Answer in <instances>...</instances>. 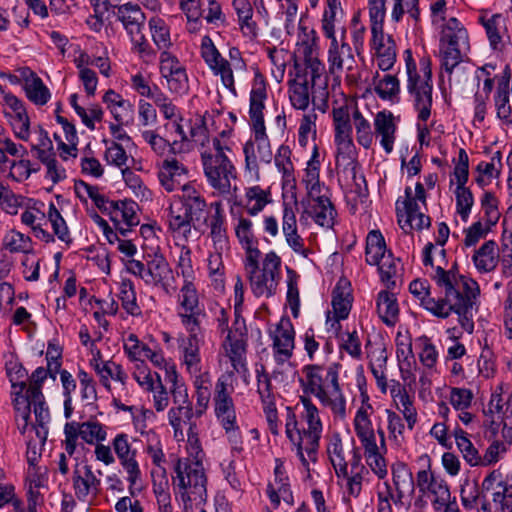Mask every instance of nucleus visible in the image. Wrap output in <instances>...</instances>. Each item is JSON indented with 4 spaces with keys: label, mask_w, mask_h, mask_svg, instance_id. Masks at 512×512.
I'll use <instances>...</instances> for the list:
<instances>
[{
    "label": "nucleus",
    "mask_w": 512,
    "mask_h": 512,
    "mask_svg": "<svg viewBox=\"0 0 512 512\" xmlns=\"http://www.w3.org/2000/svg\"><path fill=\"white\" fill-rule=\"evenodd\" d=\"M431 278L441 294L438 299L430 296L426 281H412L409 285L410 292L419 299L421 306L436 317L447 318L452 313L457 314L461 327L472 333L473 306L480 293L477 282L460 274L456 262L449 269L436 265Z\"/></svg>",
    "instance_id": "obj_1"
},
{
    "label": "nucleus",
    "mask_w": 512,
    "mask_h": 512,
    "mask_svg": "<svg viewBox=\"0 0 512 512\" xmlns=\"http://www.w3.org/2000/svg\"><path fill=\"white\" fill-rule=\"evenodd\" d=\"M300 401L303 406L301 419L307 427L299 428L295 413L290 407H287L285 433L291 444V450L295 452L303 468L309 472L310 464H315L318 461L323 426L319 410L311 399L301 396Z\"/></svg>",
    "instance_id": "obj_2"
},
{
    "label": "nucleus",
    "mask_w": 512,
    "mask_h": 512,
    "mask_svg": "<svg viewBox=\"0 0 512 512\" xmlns=\"http://www.w3.org/2000/svg\"><path fill=\"white\" fill-rule=\"evenodd\" d=\"M203 193L192 183H184L167 209V230L176 241L187 243L195 223L208 219L211 212Z\"/></svg>",
    "instance_id": "obj_3"
},
{
    "label": "nucleus",
    "mask_w": 512,
    "mask_h": 512,
    "mask_svg": "<svg viewBox=\"0 0 512 512\" xmlns=\"http://www.w3.org/2000/svg\"><path fill=\"white\" fill-rule=\"evenodd\" d=\"M337 363L324 367L316 364L302 368L303 378L299 380L305 394L314 395L322 405L329 407L340 418L346 416V400L339 384Z\"/></svg>",
    "instance_id": "obj_4"
},
{
    "label": "nucleus",
    "mask_w": 512,
    "mask_h": 512,
    "mask_svg": "<svg viewBox=\"0 0 512 512\" xmlns=\"http://www.w3.org/2000/svg\"><path fill=\"white\" fill-rule=\"evenodd\" d=\"M260 258H244V271L253 295L268 299L277 293L282 278V260L274 251L266 253L261 262Z\"/></svg>",
    "instance_id": "obj_5"
},
{
    "label": "nucleus",
    "mask_w": 512,
    "mask_h": 512,
    "mask_svg": "<svg viewBox=\"0 0 512 512\" xmlns=\"http://www.w3.org/2000/svg\"><path fill=\"white\" fill-rule=\"evenodd\" d=\"M228 153H231L230 147L218 138H213L212 147L201 153L207 182L222 194L230 192L231 180L236 178V169Z\"/></svg>",
    "instance_id": "obj_6"
},
{
    "label": "nucleus",
    "mask_w": 512,
    "mask_h": 512,
    "mask_svg": "<svg viewBox=\"0 0 512 512\" xmlns=\"http://www.w3.org/2000/svg\"><path fill=\"white\" fill-rule=\"evenodd\" d=\"M404 57L408 75V92L413 96L414 107L418 112V120L426 122L431 115L433 90L429 62L421 61L424 68V76L422 77L417 73L416 63L410 49L404 51Z\"/></svg>",
    "instance_id": "obj_7"
},
{
    "label": "nucleus",
    "mask_w": 512,
    "mask_h": 512,
    "mask_svg": "<svg viewBox=\"0 0 512 512\" xmlns=\"http://www.w3.org/2000/svg\"><path fill=\"white\" fill-rule=\"evenodd\" d=\"M146 264L135 259L125 262L126 270L144 281L146 285L162 288L169 293V281L173 279L172 269L166 258L159 253L148 255Z\"/></svg>",
    "instance_id": "obj_8"
},
{
    "label": "nucleus",
    "mask_w": 512,
    "mask_h": 512,
    "mask_svg": "<svg viewBox=\"0 0 512 512\" xmlns=\"http://www.w3.org/2000/svg\"><path fill=\"white\" fill-rule=\"evenodd\" d=\"M356 103L345 101L343 104L333 106L332 120L334 128V142L337 147V165L345 158L355 156L356 147L352 137L353 113Z\"/></svg>",
    "instance_id": "obj_9"
},
{
    "label": "nucleus",
    "mask_w": 512,
    "mask_h": 512,
    "mask_svg": "<svg viewBox=\"0 0 512 512\" xmlns=\"http://www.w3.org/2000/svg\"><path fill=\"white\" fill-rule=\"evenodd\" d=\"M178 486L184 490L182 497L190 501L204 500L206 496V476L203 464L199 460L184 458L178 459L175 465Z\"/></svg>",
    "instance_id": "obj_10"
},
{
    "label": "nucleus",
    "mask_w": 512,
    "mask_h": 512,
    "mask_svg": "<svg viewBox=\"0 0 512 512\" xmlns=\"http://www.w3.org/2000/svg\"><path fill=\"white\" fill-rule=\"evenodd\" d=\"M484 425L496 434L503 424L502 436L512 444V395L504 399L500 392H493L487 407L484 409Z\"/></svg>",
    "instance_id": "obj_11"
},
{
    "label": "nucleus",
    "mask_w": 512,
    "mask_h": 512,
    "mask_svg": "<svg viewBox=\"0 0 512 512\" xmlns=\"http://www.w3.org/2000/svg\"><path fill=\"white\" fill-rule=\"evenodd\" d=\"M178 316L187 332L200 331L202 320L206 317L197 290L194 284L188 280H185L179 292Z\"/></svg>",
    "instance_id": "obj_12"
},
{
    "label": "nucleus",
    "mask_w": 512,
    "mask_h": 512,
    "mask_svg": "<svg viewBox=\"0 0 512 512\" xmlns=\"http://www.w3.org/2000/svg\"><path fill=\"white\" fill-rule=\"evenodd\" d=\"M294 78L292 80L311 86V102L321 112L328 108V78L325 74V66L318 73H314L309 64H302L298 60L294 63Z\"/></svg>",
    "instance_id": "obj_13"
},
{
    "label": "nucleus",
    "mask_w": 512,
    "mask_h": 512,
    "mask_svg": "<svg viewBox=\"0 0 512 512\" xmlns=\"http://www.w3.org/2000/svg\"><path fill=\"white\" fill-rule=\"evenodd\" d=\"M201 57L214 75L220 76L222 84L232 93L236 94L235 81L231 64L226 60L209 36L201 40Z\"/></svg>",
    "instance_id": "obj_14"
},
{
    "label": "nucleus",
    "mask_w": 512,
    "mask_h": 512,
    "mask_svg": "<svg viewBox=\"0 0 512 512\" xmlns=\"http://www.w3.org/2000/svg\"><path fill=\"white\" fill-rule=\"evenodd\" d=\"M233 377V372H226L221 375L215 385L214 390V412L220 422L229 423V421L236 420V412L231 393L233 392V386L230 381Z\"/></svg>",
    "instance_id": "obj_15"
},
{
    "label": "nucleus",
    "mask_w": 512,
    "mask_h": 512,
    "mask_svg": "<svg viewBox=\"0 0 512 512\" xmlns=\"http://www.w3.org/2000/svg\"><path fill=\"white\" fill-rule=\"evenodd\" d=\"M254 140L248 141L244 145L245 165L249 172L258 174L259 162L268 164L271 162L273 154L270 141L266 134V129H252Z\"/></svg>",
    "instance_id": "obj_16"
},
{
    "label": "nucleus",
    "mask_w": 512,
    "mask_h": 512,
    "mask_svg": "<svg viewBox=\"0 0 512 512\" xmlns=\"http://www.w3.org/2000/svg\"><path fill=\"white\" fill-rule=\"evenodd\" d=\"M3 114L11 125L15 136L23 141H28L30 136V118L24 102L10 93L1 103Z\"/></svg>",
    "instance_id": "obj_17"
},
{
    "label": "nucleus",
    "mask_w": 512,
    "mask_h": 512,
    "mask_svg": "<svg viewBox=\"0 0 512 512\" xmlns=\"http://www.w3.org/2000/svg\"><path fill=\"white\" fill-rule=\"evenodd\" d=\"M210 209L213 210V212L205 223L209 229L208 238L211 240L212 250L229 252L230 240L223 205L221 202L215 201L210 203Z\"/></svg>",
    "instance_id": "obj_18"
},
{
    "label": "nucleus",
    "mask_w": 512,
    "mask_h": 512,
    "mask_svg": "<svg viewBox=\"0 0 512 512\" xmlns=\"http://www.w3.org/2000/svg\"><path fill=\"white\" fill-rule=\"evenodd\" d=\"M196 412L193 411V406L185 405L183 407H172L168 411L169 424L174 431V438L177 441H183L185 435L188 442L194 443L198 441L197 438V425L194 421Z\"/></svg>",
    "instance_id": "obj_19"
},
{
    "label": "nucleus",
    "mask_w": 512,
    "mask_h": 512,
    "mask_svg": "<svg viewBox=\"0 0 512 512\" xmlns=\"http://www.w3.org/2000/svg\"><path fill=\"white\" fill-rule=\"evenodd\" d=\"M72 483L76 498L82 502L95 498L101 486V480L94 474L91 466L82 463L75 464Z\"/></svg>",
    "instance_id": "obj_20"
},
{
    "label": "nucleus",
    "mask_w": 512,
    "mask_h": 512,
    "mask_svg": "<svg viewBox=\"0 0 512 512\" xmlns=\"http://www.w3.org/2000/svg\"><path fill=\"white\" fill-rule=\"evenodd\" d=\"M112 446L120 464L127 473V481L130 487L136 485L141 478V471L136 460L137 451L132 449L128 435L124 433L117 434L112 441Z\"/></svg>",
    "instance_id": "obj_21"
},
{
    "label": "nucleus",
    "mask_w": 512,
    "mask_h": 512,
    "mask_svg": "<svg viewBox=\"0 0 512 512\" xmlns=\"http://www.w3.org/2000/svg\"><path fill=\"white\" fill-rule=\"evenodd\" d=\"M223 348L233 367V370L230 372L245 375L248 372L246 364L247 339L245 333L238 328L229 330L223 342Z\"/></svg>",
    "instance_id": "obj_22"
},
{
    "label": "nucleus",
    "mask_w": 512,
    "mask_h": 512,
    "mask_svg": "<svg viewBox=\"0 0 512 512\" xmlns=\"http://www.w3.org/2000/svg\"><path fill=\"white\" fill-rule=\"evenodd\" d=\"M282 232L288 246L297 254L307 258L310 250L305 247L304 239L299 235L294 207L287 202L283 203Z\"/></svg>",
    "instance_id": "obj_23"
},
{
    "label": "nucleus",
    "mask_w": 512,
    "mask_h": 512,
    "mask_svg": "<svg viewBox=\"0 0 512 512\" xmlns=\"http://www.w3.org/2000/svg\"><path fill=\"white\" fill-rule=\"evenodd\" d=\"M397 122L392 112L379 111L374 116L373 133L380 139V145L387 154L394 149L396 140Z\"/></svg>",
    "instance_id": "obj_24"
},
{
    "label": "nucleus",
    "mask_w": 512,
    "mask_h": 512,
    "mask_svg": "<svg viewBox=\"0 0 512 512\" xmlns=\"http://www.w3.org/2000/svg\"><path fill=\"white\" fill-rule=\"evenodd\" d=\"M295 331L289 320L281 321L273 334L274 359L282 364L293 355Z\"/></svg>",
    "instance_id": "obj_25"
},
{
    "label": "nucleus",
    "mask_w": 512,
    "mask_h": 512,
    "mask_svg": "<svg viewBox=\"0 0 512 512\" xmlns=\"http://www.w3.org/2000/svg\"><path fill=\"white\" fill-rule=\"evenodd\" d=\"M267 98L265 79L260 73H256L253 79L252 90L250 92L249 115L252 129H266L264 123L263 110L264 101Z\"/></svg>",
    "instance_id": "obj_26"
},
{
    "label": "nucleus",
    "mask_w": 512,
    "mask_h": 512,
    "mask_svg": "<svg viewBox=\"0 0 512 512\" xmlns=\"http://www.w3.org/2000/svg\"><path fill=\"white\" fill-rule=\"evenodd\" d=\"M187 168L177 159H166L158 171V179L161 186L167 192H173L178 188L182 189V182L187 177Z\"/></svg>",
    "instance_id": "obj_27"
},
{
    "label": "nucleus",
    "mask_w": 512,
    "mask_h": 512,
    "mask_svg": "<svg viewBox=\"0 0 512 512\" xmlns=\"http://www.w3.org/2000/svg\"><path fill=\"white\" fill-rule=\"evenodd\" d=\"M372 48L375 50L377 65L382 71L390 70L396 62V43L390 35L383 31L372 34Z\"/></svg>",
    "instance_id": "obj_28"
},
{
    "label": "nucleus",
    "mask_w": 512,
    "mask_h": 512,
    "mask_svg": "<svg viewBox=\"0 0 512 512\" xmlns=\"http://www.w3.org/2000/svg\"><path fill=\"white\" fill-rule=\"evenodd\" d=\"M113 15L121 22L128 35L141 32L145 24V15L137 4L126 3L116 7Z\"/></svg>",
    "instance_id": "obj_29"
},
{
    "label": "nucleus",
    "mask_w": 512,
    "mask_h": 512,
    "mask_svg": "<svg viewBox=\"0 0 512 512\" xmlns=\"http://www.w3.org/2000/svg\"><path fill=\"white\" fill-rule=\"evenodd\" d=\"M352 49L346 41L333 39L328 50L329 70L332 74L342 72L344 68L352 70L354 64Z\"/></svg>",
    "instance_id": "obj_30"
},
{
    "label": "nucleus",
    "mask_w": 512,
    "mask_h": 512,
    "mask_svg": "<svg viewBox=\"0 0 512 512\" xmlns=\"http://www.w3.org/2000/svg\"><path fill=\"white\" fill-rule=\"evenodd\" d=\"M11 396L15 409V419L17 422L18 430L21 434H25L29 427V419L31 412V398L30 390L26 388L12 389Z\"/></svg>",
    "instance_id": "obj_31"
},
{
    "label": "nucleus",
    "mask_w": 512,
    "mask_h": 512,
    "mask_svg": "<svg viewBox=\"0 0 512 512\" xmlns=\"http://www.w3.org/2000/svg\"><path fill=\"white\" fill-rule=\"evenodd\" d=\"M312 37L306 35V39L297 43V48L291 58L298 60L302 64H309L314 73L322 69V62L318 58V46L315 32L311 31Z\"/></svg>",
    "instance_id": "obj_32"
},
{
    "label": "nucleus",
    "mask_w": 512,
    "mask_h": 512,
    "mask_svg": "<svg viewBox=\"0 0 512 512\" xmlns=\"http://www.w3.org/2000/svg\"><path fill=\"white\" fill-rule=\"evenodd\" d=\"M235 235L245 251L244 258H252L261 256L262 253L258 249V240L253 232V223L250 219L240 217L235 226Z\"/></svg>",
    "instance_id": "obj_33"
},
{
    "label": "nucleus",
    "mask_w": 512,
    "mask_h": 512,
    "mask_svg": "<svg viewBox=\"0 0 512 512\" xmlns=\"http://www.w3.org/2000/svg\"><path fill=\"white\" fill-rule=\"evenodd\" d=\"M24 91L27 98L35 105H45L50 99V91L33 71L26 69L22 72Z\"/></svg>",
    "instance_id": "obj_34"
},
{
    "label": "nucleus",
    "mask_w": 512,
    "mask_h": 512,
    "mask_svg": "<svg viewBox=\"0 0 512 512\" xmlns=\"http://www.w3.org/2000/svg\"><path fill=\"white\" fill-rule=\"evenodd\" d=\"M494 106L498 119L504 125H512V108L510 105L509 77H502L494 95Z\"/></svg>",
    "instance_id": "obj_35"
},
{
    "label": "nucleus",
    "mask_w": 512,
    "mask_h": 512,
    "mask_svg": "<svg viewBox=\"0 0 512 512\" xmlns=\"http://www.w3.org/2000/svg\"><path fill=\"white\" fill-rule=\"evenodd\" d=\"M302 182L305 184L309 198L323 195L324 184L320 182V162L318 160L317 148H314L311 159L307 163Z\"/></svg>",
    "instance_id": "obj_36"
},
{
    "label": "nucleus",
    "mask_w": 512,
    "mask_h": 512,
    "mask_svg": "<svg viewBox=\"0 0 512 512\" xmlns=\"http://www.w3.org/2000/svg\"><path fill=\"white\" fill-rule=\"evenodd\" d=\"M440 43L468 49V32L456 18L452 17L443 26Z\"/></svg>",
    "instance_id": "obj_37"
},
{
    "label": "nucleus",
    "mask_w": 512,
    "mask_h": 512,
    "mask_svg": "<svg viewBox=\"0 0 512 512\" xmlns=\"http://www.w3.org/2000/svg\"><path fill=\"white\" fill-rule=\"evenodd\" d=\"M312 200L314 205L311 207L310 214L315 223L325 228L333 227L337 212L331 200L325 195L312 198Z\"/></svg>",
    "instance_id": "obj_38"
},
{
    "label": "nucleus",
    "mask_w": 512,
    "mask_h": 512,
    "mask_svg": "<svg viewBox=\"0 0 512 512\" xmlns=\"http://www.w3.org/2000/svg\"><path fill=\"white\" fill-rule=\"evenodd\" d=\"M396 211L398 217V223L402 229L410 228L413 224V220L417 215H424L420 212L418 202L412 199V190L410 187L405 189V199L397 200Z\"/></svg>",
    "instance_id": "obj_39"
},
{
    "label": "nucleus",
    "mask_w": 512,
    "mask_h": 512,
    "mask_svg": "<svg viewBox=\"0 0 512 512\" xmlns=\"http://www.w3.org/2000/svg\"><path fill=\"white\" fill-rule=\"evenodd\" d=\"M74 190L77 197L82 202L91 199L95 206L103 213H106L112 207V201L108 200L106 196L100 193L98 186L90 185L83 180L75 181Z\"/></svg>",
    "instance_id": "obj_40"
},
{
    "label": "nucleus",
    "mask_w": 512,
    "mask_h": 512,
    "mask_svg": "<svg viewBox=\"0 0 512 512\" xmlns=\"http://www.w3.org/2000/svg\"><path fill=\"white\" fill-rule=\"evenodd\" d=\"M377 313L381 320L392 326L396 323L399 314V307L394 293L382 290L377 296Z\"/></svg>",
    "instance_id": "obj_41"
},
{
    "label": "nucleus",
    "mask_w": 512,
    "mask_h": 512,
    "mask_svg": "<svg viewBox=\"0 0 512 512\" xmlns=\"http://www.w3.org/2000/svg\"><path fill=\"white\" fill-rule=\"evenodd\" d=\"M137 204L134 201H112V207L106 212L113 223L123 222L126 226H136L139 219L136 214Z\"/></svg>",
    "instance_id": "obj_42"
},
{
    "label": "nucleus",
    "mask_w": 512,
    "mask_h": 512,
    "mask_svg": "<svg viewBox=\"0 0 512 512\" xmlns=\"http://www.w3.org/2000/svg\"><path fill=\"white\" fill-rule=\"evenodd\" d=\"M233 8L238 16L240 30L244 36L253 39L258 34L257 24L252 19L253 8L248 0H233Z\"/></svg>",
    "instance_id": "obj_43"
},
{
    "label": "nucleus",
    "mask_w": 512,
    "mask_h": 512,
    "mask_svg": "<svg viewBox=\"0 0 512 512\" xmlns=\"http://www.w3.org/2000/svg\"><path fill=\"white\" fill-rule=\"evenodd\" d=\"M271 201L270 191L258 185L248 187L245 190L244 208L251 216L259 214Z\"/></svg>",
    "instance_id": "obj_44"
},
{
    "label": "nucleus",
    "mask_w": 512,
    "mask_h": 512,
    "mask_svg": "<svg viewBox=\"0 0 512 512\" xmlns=\"http://www.w3.org/2000/svg\"><path fill=\"white\" fill-rule=\"evenodd\" d=\"M326 450L336 475L338 477L347 476L348 464L344 456L342 440L338 433L330 436Z\"/></svg>",
    "instance_id": "obj_45"
},
{
    "label": "nucleus",
    "mask_w": 512,
    "mask_h": 512,
    "mask_svg": "<svg viewBox=\"0 0 512 512\" xmlns=\"http://www.w3.org/2000/svg\"><path fill=\"white\" fill-rule=\"evenodd\" d=\"M387 253L386 243L381 232L378 230L370 231L366 238V262L369 265L381 263Z\"/></svg>",
    "instance_id": "obj_46"
},
{
    "label": "nucleus",
    "mask_w": 512,
    "mask_h": 512,
    "mask_svg": "<svg viewBox=\"0 0 512 512\" xmlns=\"http://www.w3.org/2000/svg\"><path fill=\"white\" fill-rule=\"evenodd\" d=\"M355 129L357 143L365 149L371 148L374 139V133L368 118L359 110L358 106L354 109L352 129Z\"/></svg>",
    "instance_id": "obj_47"
},
{
    "label": "nucleus",
    "mask_w": 512,
    "mask_h": 512,
    "mask_svg": "<svg viewBox=\"0 0 512 512\" xmlns=\"http://www.w3.org/2000/svg\"><path fill=\"white\" fill-rule=\"evenodd\" d=\"M370 415L371 413H366L365 410H357L353 421L355 433L363 447L373 446V443H376Z\"/></svg>",
    "instance_id": "obj_48"
},
{
    "label": "nucleus",
    "mask_w": 512,
    "mask_h": 512,
    "mask_svg": "<svg viewBox=\"0 0 512 512\" xmlns=\"http://www.w3.org/2000/svg\"><path fill=\"white\" fill-rule=\"evenodd\" d=\"M291 154L292 152L288 146L281 145L275 155V165L279 172L282 173L283 185L294 187L296 179Z\"/></svg>",
    "instance_id": "obj_49"
},
{
    "label": "nucleus",
    "mask_w": 512,
    "mask_h": 512,
    "mask_svg": "<svg viewBox=\"0 0 512 512\" xmlns=\"http://www.w3.org/2000/svg\"><path fill=\"white\" fill-rule=\"evenodd\" d=\"M496 243L492 240L485 242L473 255L475 267L480 272H490L497 266Z\"/></svg>",
    "instance_id": "obj_50"
},
{
    "label": "nucleus",
    "mask_w": 512,
    "mask_h": 512,
    "mask_svg": "<svg viewBox=\"0 0 512 512\" xmlns=\"http://www.w3.org/2000/svg\"><path fill=\"white\" fill-rule=\"evenodd\" d=\"M199 332H189V336L183 345V362L190 373H197L200 370Z\"/></svg>",
    "instance_id": "obj_51"
},
{
    "label": "nucleus",
    "mask_w": 512,
    "mask_h": 512,
    "mask_svg": "<svg viewBox=\"0 0 512 512\" xmlns=\"http://www.w3.org/2000/svg\"><path fill=\"white\" fill-rule=\"evenodd\" d=\"M257 376V393L261 399L263 410L276 408L275 393L271 382L270 375L262 366L256 370Z\"/></svg>",
    "instance_id": "obj_52"
},
{
    "label": "nucleus",
    "mask_w": 512,
    "mask_h": 512,
    "mask_svg": "<svg viewBox=\"0 0 512 512\" xmlns=\"http://www.w3.org/2000/svg\"><path fill=\"white\" fill-rule=\"evenodd\" d=\"M2 245L10 253L29 254L34 249L32 239L16 230H10L5 234Z\"/></svg>",
    "instance_id": "obj_53"
},
{
    "label": "nucleus",
    "mask_w": 512,
    "mask_h": 512,
    "mask_svg": "<svg viewBox=\"0 0 512 512\" xmlns=\"http://www.w3.org/2000/svg\"><path fill=\"white\" fill-rule=\"evenodd\" d=\"M454 437L456 445L462 453L464 460L470 466H479L481 462H483L482 456L467 437V433L463 429L457 428L454 430Z\"/></svg>",
    "instance_id": "obj_54"
},
{
    "label": "nucleus",
    "mask_w": 512,
    "mask_h": 512,
    "mask_svg": "<svg viewBox=\"0 0 512 512\" xmlns=\"http://www.w3.org/2000/svg\"><path fill=\"white\" fill-rule=\"evenodd\" d=\"M352 306V298L348 288H342L340 283L334 288L332 292V307L336 320L345 319L348 317Z\"/></svg>",
    "instance_id": "obj_55"
},
{
    "label": "nucleus",
    "mask_w": 512,
    "mask_h": 512,
    "mask_svg": "<svg viewBox=\"0 0 512 512\" xmlns=\"http://www.w3.org/2000/svg\"><path fill=\"white\" fill-rule=\"evenodd\" d=\"M123 349L131 362L138 366V364H145L149 347L141 342L135 334H129L124 339Z\"/></svg>",
    "instance_id": "obj_56"
},
{
    "label": "nucleus",
    "mask_w": 512,
    "mask_h": 512,
    "mask_svg": "<svg viewBox=\"0 0 512 512\" xmlns=\"http://www.w3.org/2000/svg\"><path fill=\"white\" fill-rule=\"evenodd\" d=\"M380 273L381 281L387 289H394L396 286V277L398 276L400 260L395 259L391 252L382 259L381 263L376 264Z\"/></svg>",
    "instance_id": "obj_57"
},
{
    "label": "nucleus",
    "mask_w": 512,
    "mask_h": 512,
    "mask_svg": "<svg viewBox=\"0 0 512 512\" xmlns=\"http://www.w3.org/2000/svg\"><path fill=\"white\" fill-rule=\"evenodd\" d=\"M149 27L152 39L159 50L167 51L171 45V37L169 27L163 19L152 17L149 20Z\"/></svg>",
    "instance_id": "obj_58"
},
{
    "label": "nucleus",
    "mask_w": 512,
    "mask_h": 512,
    "mask_svg": "<svg viewBox=\"0 0 512 512\" xmlns=\"http://www.w3.org/2000/svg\"><path fill=\"white\" fill-rule=\"evenodd\" d=\"M393 484L396 490H407L408 494L414 492V480L412 472L404 462H396L391 467Z\"/></svg>",
    "instance_id": "obj_59"
},
{
    "label": "nucleus",
    "mask_w": 512,
    "mask_h": 512,
    "mask_svg": "<svg viewBox=\"0 0 512 512\" xmlns=\"http://www.w3.org/2000/svg\"><path fill=\"white\" fill-rule=\"evenodd\" d=\"M467 48H461L457 46L447 45L440 43V59L441 68L447 74L451 75L453 69L458 66L462 61V52Z\"/></svg>",
    "instance_id": "obj_60"
},
{
    "label": "nucleus",
    "mask_w": 512,
    "mask_h": 512,
    "mask_svg": "<svg viewBox=\"0 0 512 512\" xmlns=\"http://www.w3.org/2000/svg\"><path fill=\"white\" fill-rule=\"evenodd\" d=\"M364 455L366 462L371 470L380 478L383 479L387 475V464L383 457L377 443H373V446H364Z\"/></svg>",
    "instance_id": "obj_61"
},
{
    "label": "nucleus",
    "mask_w": 512,
    "mask_h": 512,
    "mask_svg": "<svg viewBox=\"0 0 512 512\" xmlns=\"http://www.w3.org/2000/svg\"><path fill=\"white\" fill-rule=\"evenodd\" d=\"M396 357L399 362L400 369H409L414 361L412 350V340L408 335L398 333L396 336Z\"/></svg>",
    "instance_id": "obj_62"
},
{
    "label": "nucleus",
    "mask_w": 512,
    "mask_h": 512,
    "mask_svg": "<svg viewBox=\"0 0 512 512\" xmlns=\"http://www.w3.org/2000/svg\"><path fill=\"white\" fill-rule=\"evenodd\" d=\"M47 216L48 221L51 223L54 234L66 245H70L72 243V238L69 229L59 210L53 203L49 205Z\"/></svg>",
    "instance_id": "obj_63"
},
{
    "label": "nucleus",
    "mask_w": 512,
    "mask_h": 512,
    "mask_svg": "<svg viewBox=\"0 0 512 512\" xmlns=\"http://www.w3.org/2000/svg\"><path fill=\"white\" fill-rule=\"evenodd\" d=\"M310 89L311 86L292 79L289 81V99L294 108L305 110L309 106Z\"/></svg>",
    "instance_id": "obj_64"
}]
</instances>
